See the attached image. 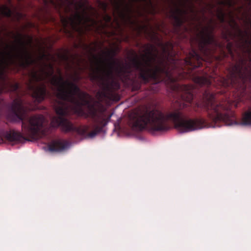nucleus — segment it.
I'll list each match as a JSON object with an SVG mask.
<instances>
[{
	"instance_id": "nucleus-1",
	"label": "nucleus",
	"mask_w": 251,
	"mask_h": 251,
	"mask_svg": "<svg viewBox=\"0 0 251 251\" xmlns=\"http://www.w3.org/2000/svg\"><path fill=\"white\" fill-rule=\"evenodd\" d=\"M47 66L49 72L42 68L40 73L34 70L29 73L30 80L27 86L32 97L38 103L44 100L48 94L46 84L42 83L36 85L33 82H42L49 78L50 84L56 88L58 99L57 104L54 106L58 116L52 118V126H60L66 132H76L85 138L95 137L107 125L110 117H107L103 112L89 104L86 100L87 93L82 91L74 81L64 80L60 70L59 76L54 75L52 64Z\"/></svg>"
},
{
	"instance_id": "nucleus-2",
	"label": "nucleus",
	"mask_w": 251,
	"mask_h": 251,
	"mask_svg": "<svg viewBox=\"0 0 251 251\" xmlns=\"http://www.w3.org/2000/svg\"><path fill=\"white\" fill-rule=\"evenodd\" d=\"M173 90L176 95V101H180L179 108L166 114L156 108H146L133 119V127L139 130L165 131L170 128L169 121L174 123L176 128L181 133L206 127L207 125L205 119L201 117L188 119L182 111L183 109L191 106L194 87L192 85L175 84Z\"/></svg>"
},
{
	"instance_id": "nucleus-3",
	"label": "nucleus",
	"mask_w": 251,
	"mask_h": 251,
	"mask_svg": "<svg viewBox=\"0 0 251 251\" xmlns=\"http://www.w3.org/2000/svg\"><path fill=\"white\" fill-rule=\"evenodd\" d=\"M7 85L8 91L14 92L17 95L11 103L7 105L9 111L7 115L8 120L12 123L22 122L23 134L32 139L46 136L45 117L41 114H36L25 118L28 108L25 105L23 100L17 92L19 88V84L8 82Z\"/></svg>"
},
{
	"instance_id": "nucleus-4",
	"label": "nucleus",
	"mask_w": 251,
	"mask_h": 251,
	"mask_svg": "<svg viewBox=\"0 0 251 251\" xmlns=\"http://www.w3.org/2000/svg\"><path fill=\"white\" fill-rule=\"evenodd\" d=\"M146 53L143 55V61H140L137 55L131 59L133 67L139 71V77L144 83H147L151 80L157 81L162 75H165L172 82H175L176 78L173 77L169 70L167 63L163 59L159 61L158 64H153L158 56L157 49L152 44H146Z\"/></svg>"
},
{
	"instance_id": "nucleus-5",
	"label": "nucleus",
	"mask_w": 251,
	"mask_h": 251,
	"mask_svg": "<svg viewBox=\"0 0 251 251\" xmlns=\"http://www.w3.org/2000/svg\"><path fill=\"white\" fill-rule=\"evenodd\" d=\"M204 97V101L197 102L193 106L195 112L199 114L205 111L209 120L215 124L222 122L228 126L236 124L234 114L228 105L216 101L213 94L205 92Z\"/></svg>"
},
{
	"instance_id": "nucleus-6",
	"label": "nucleus",
	"mask_w": 251,
	"mask_h": 251,
	"mask_svg": "<svg viewBox=\"0 0 251 251\" xmlns=\"http://www.w3.org/2000/svg\"><path fill=\"white\" fill-rule=\"evenodd\" d=\"M213 27H206L199 34L198 41V50L200 54L195 49H192L189 55L184 60L186 65L190 69L200 67L205 59L211 58L215 49L210 47V45L216 48L218 43L213 34Z\"/></svg>"
},
{
	"instance_id": "nucleus-7",
	"label": "nucleus",
	"mask_w": 251,
	"mask_h": 251,
	"mask_svg": "<svg viewBox=\"0 0 251 251\" xmlns=\"http://www.w3.org/2000/svg\"><path fill=\"white\" fill-rule=\"evenodd\" d=\"M103 53L107 57V58H98L94 56L97 65V67L93 69L95 74L93 75L94 79H97L100 77L109 78L113 76L114 73L118 75L131 73V68L129 65H125L118 59L114 58L117 54L115 50H108L106 51H103Z\"/></svg>"
},
{
	"instance_id": "nucleus-8",
	"label": "nucleus",
	"mask_w": 251,
	"mask_h": 251,
	"mask_svg": "<svg viewBox=\"0 0 251 251\" xmlns=\"http://www.w3.org/2000/svg\"><path fill=\"white\" fill-rule=\"evenodd\" d=\"M17 43L16 46L13 47V50L15 51L13 53L12 51L1 52L3 57L5 55L11 61L14 59H17L19 61L20 65L23 68H26L36 63V60L27 50L23 35L21 33L14 36Z\"/></svg>"
},
{
	"instance_id": "nucleus-9",
	"label": "nucleus",
	"mask_w": 251,
	"mask_h": 251,
	"mask_svg": "<svg viewBox=\"0 0 251 251\" xmlns=\"http://www.w3.org/2000/svg\"><path fill=\"white\" fill-rule=\"evenodd\" d=\"M240 62L239 63L234 65L231 68L229 78L232 83H235L237 81L242 82L245 89L247 82L251 84V70L248 71V73L244 72L243 69L244 60L241 58ZM241 124L243 125L251 126V105L243 114Z\"/></svg>"
},
{
	"instance_id": "nucleus-10",
	"label": "nucleus",
	"mask_w": 251,
	"mask_h": 251,
	"mask_svg": "<svg viewBox=\"0 0 251 251\" xmlns=\"http://www.w3.org/2000/svg\"><path fill=\"white\" fill-rule=\"evenodd\" d=\"M62 20L65 27L69 24L73 30L81 34L84 32L83 25L90 21L91 19L88 16L76 12L74 15L69 17L68 19L62 18Z\"/></svg>"
},
{
	"instance_id": "nucleus-11",
	"label": "nucleus",
	"mask_w": 251,
	"mask_h": 251,
	"mask_svg": "<svg viewBox=\"0 0 251 251\" xmlns=\"http://www.w3.org/2000/svg\"><path fill=\"white\" fill-rule=\"evenodd\" d=\"M3 137L8 142L15 143H21L25 141H29L21 132L14 130L9 131H5L3 129L0 130V144L3 143Z\"/></svg>"
},
{
	"instance_id": "nucleus-12",
	"label": "nucleus",
	"mask_w": 251,
	"mask_h": 251,
	"mask_svg": "<svg viewBox=\"0 0 251 251\" xmlns=\"http://www.w3.org/2000/svg\"><path fill=\"white\" fill-rule=\"evenodd\" d=\"M236 26L237 33L234 35V37H238L239 38L238 46L242 48L244 50H246V51L249 54V60L250 62H251V49L249 48V46H251V39L249 40L246 38V37L248 35V32L245 31L244 32L241 30L237 24L235 23Z\"/></svg>"
},
{
	"instance_id": "nucleus-13",
	"label": "nucleus",
	"mask_w": 251,
	"mask_h": 251,
	"mask_svg": "<svg viewBox=\"0 0 251 251\" xmlns=\"http://www.w3.org/2000/svg\"><path fill=\"white\" fill-rule=\"evenodd\" d=\"M171 12L170 18L174 20V26L176 28H180L186 21L185 16L187 14V11L176 7Z\"/></svg>"
},
{
	"instance_id": "nucleus-14",
	"label": "nucleus",
	"mask_w": 251,
	"mask_h": 251,
	"mask_svg": "<svg viewBox=\"0 0 251 251\" xmlns=\"http://www.w3.org/2000/svg\"><path fill=\"white\" fill-rule=\"evenodd\" d=\"M142 28H145L146 32L150 36L151 39V40L157 41L158 45L162 48L163 51L164 53H167L169 54V53L168 52L167 47H168V46H170V47L172 49H173V46L171 44H170L169 42H167L165 44L163 43L160 40V39H159V38L158 37V36L157 35V33L155 31L151 30V32H148L147 31V27L145 26H143Z\"/></svg>"
},
{
	"instance_id": "nucleus-15",
	"label": "nucleus",
	"mask_w": 251,
	"mask_h": 251,
	"mask_svg": "<svg viewBox=\"0 0 251 251\" xmlns=\"http://www.w3.org/2000/svg\"><path fill=\"white\" fill-rule=\"evenodd\" d=\"M68 142L63 140L52 141L49 145V150L51 151H62L67 148Z\"/></svg>"
},
{
	"instance_id": "nucleus-16",
	"label": "nucleus",
	"mask_w": 251,
	"mask_h": 251,
	"mask_svg": "<svg viewBox=\"0 0 251 251\" xmlns=\"http://www.w3.org/2000/svg\"><path fill=\"white\" fill-rule=\"evenodd\" d=\"M194 81L200 85L210 86L211 83V80L208 76L207 74H205L202 76H195L193 78Z\"/></svg>"
},
{
	"instance_id": "nucleus-17",
	"label": "nucleus",
	"mask_w": 251,
	"mask_h": 251,
	"mask_svg": "<svg viewBox=\"0 0 251 251\" xmlns=\"http://www.w3.org/2000/svg\"><path fill=\"white\" fill-rule=\"evenodd\" d=\"M113 4L115 8L118 11H120L121 7L124 6L125 10L127 12L130 13L131 11V5L126 4L125 0H114Z\"/></svg>"
},
{
	"instance_id": "nucleus-18",
	"label": "nucleus",
	"mask_w": 251,
	"mask_h": 251,
	"mask_svg": "<svg viewBox=\"0 0 251 251\" xmlns=\"http://www.w3.org/2000/svg\"><path fill=\"white\" fill-rule=\"evenodd\" d=\"M0 11L2 14L6 17L10 18L12 15L11 9L6 5H3L0 8Z\"/></svg>"
},
{
	"instance_id": "nucleus-19",
	"label": "nucleus",
	"mask_w": 251,
	"mask_h": 251,
	"mask_svg": "<svg viewBox=\"0 0 251 251\" xmlns=\"http://www.w3.org/2000/svg\"><path fill=\"white\" fill-rule=\"evenodd\" d=\"M51 4L56 8L59 9L62 5L63 0H58V1H55L54 0H50Z\"/></svg>"
},
{
	"instance_id": "nucleus-20",
	"label": "nucleus",
	"mask_w": 251,
	"mask_h": 251,
	"mask_svg": "<svg viewBox=\"0 0 251 251\" xmlns=\"http://www.w3.org/2000/svg\"><path fill=\"white\" fill-rule=\"evenodd\" d=\"M225 15L223 11H220L218 15V18L221 23H224L225 20Z\"/></svg>"
},
{
	"instance_id": "nucleus-21",
	"label": "nucleus",
	"mask_w": 251,
	"mask_h": 251,
	"mask_svg": "<svg viewBox=\"0 0 251 251\" xmlns=\"http://www.w3.org/2000/svg\"><path fill=\"white\" fill-rule=\"evenodd\" d=\"M232 46L233 44L231 42L228 43L227 45V49L230 54L233 55L232 51Z\"/></svg>"
},
{
	"instance_id": "nucleus-22",
	"label": "nucleus",
	"mask_w": 251,
	"mask_h": 251,
	"mask_svg": "<svg viewBox=\"0 0 251 251\" xmlns=\"http://www.w3.org/2000/svg\"><path fill=\"white\" fill-rule=\"evenodd\" d=\"M140 88H141L140 84H136V85H134L133 86L132 90L133 91H138V90H140Z\"/></svg>"
},
{
	"instance_id": "nucleus-23",
	"label": "nucleus",
	"mask_w": 251,
	"mask_h": 251,
	"mask_svg": "<svg viewBox=\"0 0 251 251\" xmlns=\"http://www.w3.org/2000/svg\"><path fill=\"white\" fill-rule=\"evenodd\" d=\"M17 15L18 16V20H19L23 18L24 17V15L20 12H17Z\"/></svg>"
},
{
	"instance_id": "nucleus-24",
	"label": "nucleus",
	"mask_w": 251,
	"mask_h": 251,
	"mask_svg": "<svg viewBox=\"0 0 251 251\" xmlns=\"http://www.w3.org/2000/svg\"><path fill=\"white\" fill-rule=\"evenodd\" d=\"M227 4L229 6H231L232 5V2L231 1L229 0L227 2Z\"/></svg>"
},
{
	"instance_id": "nucleus-25",
	"label": "nucleus",
	"mask_w": 251,
	"mask_h": 251,
	"mask_svg": "<svg viewBox=\"0 0 251 251\" xmlns=\"http://www.w3.org/2000/svg\"><path fill=\"white\" fill-rule=\"evenodd\" d=\"M63 58H64V59H65L66 60H67L68 59V56L67 55H64L63 56Z\"/></svg>"
},
{
	"instance_id": "nucleus-26",
	"label": "nucleus",
	"mask_w": 251,
	"mask_h": 251,
	"mask_svg": "<svg viewBox=\"0 0 251 251\" xmlns=\"http://www.w3.org/2000/svg\"><path fill=\"white\" fill-rule=\"evenodd\" d=\"M104 10H106V7H107V5L105 3L104 4Z\"/></svg>"
},
{
	"instance_id": "nucleus-27",
	"label": "nucleus",
	"mask_w": 251,
	"mask_h": 251,
	"mask_svg": "<svg viewBox=\"0 0 251 251\" xmlns=\"http://www.w3.org/2000/svg\"><path fill=\"white\" fill-rule=\"evenodd\" d=\"M107 18L108 20L109 21H110L111 20V17L110 16H107Z\"/></svg>"
},
{
	"instance_id": "nucleus-28",
	"label": "nucleus",
	"mask_w": 251,
	"mask_h": 251,
	"mask_svg": "<svg viewBox=\"0 0 251 251\" xmlns=\"http://www.w3.org/2000/svg\"><path fill=\"white\" fill-rule=\"evenodd\" d=\"M5 84H3L2 85V88H4L5 87Z\"/></svg>"
},
{
	"instance_id": "nucleus-29",
	"label": "nucleus",
	"mask_w": 251,
	"mask_h": 251,
	"mask_svg": "<svg viewBox=\"0 0 251 251\" xmlns=\"http://www.w3.org/2000/svg\"><path fill=\"white\" fill-rule=\"evenodd\" d=\"M138 0H131V1L132 2H134V1H138Z\"/></svg>"
},
{
	"instance_id": "nucleus-30",
	"label": "nucleus",
	"mask_w": 251,
	"mask_h": 251,
	"mask_svg": "<svg viewBox=\"0 0 251 251\" xmlns=\"http://www.w3.org/2000/svg\"><path fill=\"white\" fill-rule=\"evenodd\" d=\"M122 14L123 15V16L125 17V14L124 13V12H122Z\"/></svg>"
},
{
	"instance_id": "nucleus-31",
	"label": "nucleus",
	"mask_w": 251,
	"mask_h": 251,
	"mask_svg": "<svg viewBox=\"0 0 251 251\" xmlns=\"http://www.w3.org/2000/svg\"><path fill=\"white\" fill-rule=\"evenodd\" d=\"M245 71H248V68L247 67H245Z\"/></svg>"
},
{
	"instance_id": "nucleus-32",
	"label": "nucleus",
	"mask_w": 251,
	"mask_h": 251,
	"mask_svg": "<svg viewBox=\"0 0 251 251\" xmlns=\"http://www.w3.org/2000/svg\"><path fill=\"white\" fill-rule=\"evenodd\" d=\"M75 79L78 80L79 79V77L77 76Z\"/></svg>"
},
{
	"instance_id": "nucleus-33",
	"label": "nucleus",
	"mask_w": 251,
	"mask_h": 251,
	"mask_svg": "<svg viewBox=\"0 0 251 251\" xmlns=\"http://www.w3.org/2000/svg\"><path fill=\"white\" fill-rule=\"evenodd\" d=\"M225 38L226 39L227 38V37L226 35H225Z\"/></svg>"
},
{
	"instance_id": "nucleus-34",
	"label": "nucleus",
	"mask_w": 251,
	"mask_h": 251,
	"mask_svg": "<svg viewBox=\"0 0 251 251\" xmlns=\"http://www.w3.org/2000/svg\"><path fill=\"white\" fill-rule=\"evenodd\" d=\"M29 25H32V23H29Z\"/></svg>"
},
{
	"instance_id": "nucleus-35",
	"label": "nucleus",
	"mask_w": 251,
	"mask_h": 251,
	"mask_svg": "<svg viewBox=\"0 0 251 251\" xmlns=\"http://www.w3.org/2000/svg\"><path fill=\"white\" fill-rule=\"evenodd\" d=\"M10 0H9V1L10 2Z\"/></svg>"
}]
</instances>
